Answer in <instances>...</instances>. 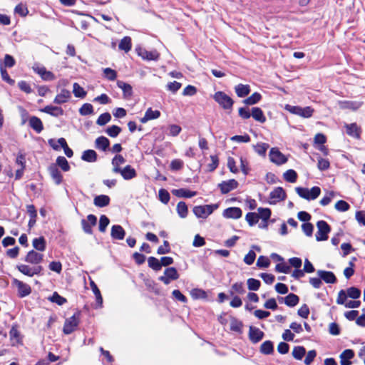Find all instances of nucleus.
<instances>
[{"label":"nucleus","instance_id":"obj_1","mask_svg":"<svg viewBox=\"0 0 365 365\" xmlns=\"http://www.w3.org/2000/svg\"><path fill=\"white\" fill-rule=\"evenodd\" d=\"M295 190L299 197L307 200H314L317 199L321 193V189L317 186L312 187L311 189L297 187Z\"/></svg>","mask_w":365,"mask_h":365},{"label":"nucleus","instance_id":"obj_2","mask_svg":"<svg viewBox=\"0 0 365 365\" xmlns=\"http://www.w3.org/2000/svg\"><path fill=\"white\" fill-rule=\"evenodd\" d=\"M285 109L289 113L302 118H310L314 113V109L310 106L301 107L298 106L286 105Z\"/></svg>","mask_w":365,"mask_h":365},{"label":"nucleus","instance_id":"obj_3","mask_svg":"<svg viewBox=\"0 0 365 365\" xmlns=\"http://www.w3.org/2000/svg\"><path fill=\"white\" fill-rule=\"evenodd\" d=\"M213 99L225 110L232 108L234 101L222 91L216 92L213 96Z\"/></svg>","mask_w":365,"mask_h":365},{"label":"nucleus","instance_id":"obj_4","mask_svg":"<svg viewBox=\"0 0 365 365\" xmlns=\"http://www.w3.org/2000/svg\"><path fill=\"white\" fill-rule=\"evenodd\" d=\"M317 232L316 233V240L317 241H324L328 239V234L331 231V227L326 221L319 220L317 223Z\"/></svg>","mask_w":365,"mask_h":365},{"label":"nucleus","instance_id":"obj_5","mask_svg":"<svg viewBox=\"0 0 365 365\" xmlns=\"http://www.w3.org/2000/svg\"><path fill=\"white\" fill-rule=\"evenodd\" d=\"M218 207L217 205H206L195 206L193 208V212L197 217L206 218L212 212Z\"/></svg>","mask_w":365,"mask_h":365},{"label":"nucleus","instance_id":"obj_6","mask_svg":"<svg viewBox=\"0 0 365 365\" xmlns=\"http://www.w3.org/2000/svg\"><path fill=\"white\" fill-rule=\"evenodd\" d=\"M11 284H12V285L17 287L18 295L21 298H24V297L29 295L31 292V287L28 284L24 283L22 281H20L17 279L14 278L12 279Z\"/></svg>","mask_w":365,"mask_h":365},{"label":"nucleus","instance_id":"obj_7","mask_svg":"<svg viewBox=\"0 0 365 365\" xmlns=\"http://www.w3.org/2000/svg\"><path fill=\"white\" fill-rule=\"evenodd\" d=\"M269 155L271 162L278 165L284 164L287 161V157L277 148H272Z\"/></svg>","mask_w":365,"mask_h":365},{"label":"nucleus","instance_id":"obj_8","mask_svg":"<svg viewBox=\"0 0 365 365\" xmlns=\"http://www.w3.org/2000/svg\"><path fill=\"white\" fill-rule=\"evenodd\" d=\"M286 192L281 187H275L269 194V204L274 205L286 198Z\"/></svg>","mask_w":365,"mask_h":365},{"label":"nucleus","instance_id":"obj_9","mask_svg":"<svg viewBox=\"0 0 365 365\" xmlns=\"http://www.w3.org/2000/svg\"><path fill=\"white\" fill-rule=\"evenodd\" d=\"M16 268L21 273L29 277L39 274L42 271L41 266L31 267L30 266L24 264L17 265Z\"/></svg>","mask_w":365,"mask_h":365},{"label":"nucleus","instance_id":"obj_10","mask_svg":"<svg viewBox=\"0 0 365 365\" xmlns=\"http://www.w3.org/2000/svg\"><path fill=\"white\" fill-rule=\"evenodd\" d=\"M79 323L78 318L74 314L66 319L63 331L65 334H70L77 328Z\"/></svg>","mask_w":365,"mask_h":365},{"label":"nucleus","instance_id":"obj_11","mask_svg":"<svg viewBox=\"0 0 365 365\" xmlns=\"http://www.w3.org/2000/svg\"><path fill=\"white\" fill-rule=\"evenodd\" d=\"M32 69L44 81H53L55 79L54 74L52 72L47 71L43 66L36 63L33 66Z\"/></svg>","mask_w":365,"mask_h":365},{"label":"nucleus","instance_id":"obj_12","mask_svg":"<svg viewBox=\"0 0 365 365\" xmlns=\"http://www.w3.org/2000/svg\"><path fill=\"white\" fill-rule=\"evenodd\" d=\"M179 278V274L175 267H169L165 269L164 276L159 277V279L165 284H169L171 280H175Z\"/></svg>","mask_w":365,"mask_h":365},{"label":"nucleus","instance_id":"obj_13","mask_svg":"<svg viewBox=\"0 0 365 365\" xmlns=\"http://www.w3.org/2000/svg\"><path fill=\"white\" fill-rule=\"evenodd\" d=\"M135 50L138 55L145 60H157L159 57V53L155 50L148 51L145 47H136Z\"/></svg>","mask_w":365,"mask_h":365},{"label":"nucleus","instance_id":"obj_14","mask_svg":"<svg viewBox=\"0 0 365 365\" xmlns=\"http://www.w3.org/2000/svg\"><path fill=\"white\" fill-rule=\"evenodd\" d=\"M97 222V217L92 214L87 216V220H81V225L83 231L86 234L91 235L93 233L92 227L95 226Z\"/></svg>","mask_w":365,"mask_h":365},{"label":"nucleus","instance_id":"obj_15","mask_svg":"<svg viewBox=\"0 0 365 365\" xmlns=\"http://www.w3.org/2000/svg\"><path fill=\"white\" fill-rule=\"evenodd\" d=\"M238 182L237 180L232 179L227 181H222L218 185L220 191L222 194H227L234 189L237 188Z\"/></svg>","mask_w":365,"mask_h":365},{"label":"nucleus","instance_id":"obj_16","mask_svg":"<svg viewBox=\"0 0 365 365\" xmlns=\"http://www.w3.org/2000/svg\"><path fill=\"white\" fill-rule=\"evenodd\" d=\"M40 111L56 118L61 116L64 114V111L62 108L52 105L45 106L44 108L40 109Z\"/></svg>","mask_w":365,"mask_h":365},{"label":"nucleus","instance_id":"obj_17","mask_svg":"<svg viewBox=\"0 0 365 365\" xmlns=\"http://www.w3.org/2000/svg\"><path fill=\"white\" fill-rule=\"evenodd\" d=\"M71 93L68 90L63 88L55 97L53 103L56 104H63L67 103L71 99Z\"/></svg>","mask_w":365,"mask_h":365},{"label":"nucleus","instance_id":"obj_18","mask_svg":"<svg viewBox=\"0 0 365 365\" xmlns=\"http://www.w3.org/2000/svg\"><path fill=\"white\" fill-rule=\"evenodd\" d=\"M43 260V255L40 254L34 250L29 251L25 257V262L38 264Z\"/></svg>","mask_w":365,"mask_h":365},{"label":"nucleus","instance_id":"obj_19","mask_svg":"<svg viewBox=\"0 0 365 365\" xmlns=\"http://www.w3.org/2000/svg\"><path fill=\"white\" fill-rule=\"evenodd\" d=\"M263 336L264 332L259 328L252 326L250 327L249 338L252 342L257 343L262 339Z\"/></svg>","mask_w":365,"mask_h":365},{"label":"nucleus","instance_id":"obj_20","mask_svg":"<svg viewBox=\"0 0 365 365\" xmlns=\"http://www.w3.org/2000/svg\"><path fill=\"white\" fill-rule=\"evenodd\" d=\"M242 215V210L237 207L227 208L223 212V217L225 218L239 219Z\"/></svg>","mask_w":365,"mask_h":365},{"label":"nucleus","instance_id":"obj_21","mask_svg":"<svg viewBox=\"0 0 365 365\" xmlns=\"http://www.w3.org/2000/svg\"><path fill=\"white\" fill-rule=\"evenodd\" d=\"M116 173H120L125 180L133 179L137 176L135 170L130 165H126L124 168H121L120 171L117 172Z\"/></svg>","mask_w":365,"mask_h":365},{"label":"nucleus","instance_id":"obj_22","mask_svg":"<svg viewBox=\"0 0 365 365\" xmlns=\"http://www.w3.org/2000/svg\"><path fill=\"white\" fill-rule=\"evenodd\" d=\"M48 172L49 174L53 179V180L55 182L56 185H59L61 183L63 180V176L58 169L56 165L52 164L48 167Z\"/></svg>","mask_w":365,"mask_h":365},{"label":"nucleus","instance_id":"obj_23","mask_svg":"<svg viewBox=\"0 0 365 365\" xmlns=\"http://www.w3.org/2000/svg\"><path fill=\"white\" fill-rule=\"evenodd\" d=\"M317 275L324 280L326 283L334 284L336 282V278L334 274L330 271L318 270Z\"/></svg>","mask_w":365,"mask_h":365},{"label":"nucleus","instance_id":"obj_24","mask_svg":"<svg viewBox=\"0 0 365 365\" xmlns=\"http://www.w3.org/2000/svg\"><path fill=\"white\" fill-rule=\"evenodd\" d=\"M160 116V112L158 110H153L151 108H149L145 111V113L143 118H140V121L142 123H145L149 120H155Z\"/></svg>","mask_w":365,"mask_h":365},{"label":"nucleus","instance_id":"obj_25","mask_svg":"<svg viewBox=\"0 0 365 365\" xmlns=\"http://www.w3.org/2000/svg\"><path fill=\"white\" fill-rule=\"evenodd\" d=\"M110 235L113 239L121 240L125 237V232L120 225H115L111 227Z\"/></svg>","mask_w":365,"mask_h":365},{"label":"nucleus","instance_id":"obj_26","mask_svg":"<svg viewBox=\"0 0 365 365\" xmlns=\"http://www.w3.org/2000/svg\"><path fill=\"white\" fill-rule=\"evenodd\" d=\"M354 356V352L351 349H346L340 354L341 365H350L351 359Z\"/></svg>","mask_w":365,"mask_h":365},{"label":"nucleus","instance_id":"obj_27","mask_svg":"<svg viewBox=\"0 0 365 365\" xmlns=\"http://www.w3.org/2000/svg\"><path fill=\"white\" fill-rule=\"evenodd\" d=\"M29 125L37 133H40L43 130L41 120L36 116H32L29 118Z\"/></svg>","mask_w":365,"mask_h":365},{"label":"nucleus","instance_id":"obj_28","mask_svg":"<svg viewBox=\"0 0 365 365\" xmlns=\"http://www.w3.org/2000/svg\"><path fill=\"white\" fill-rule=\"evenodd\" d=\"M173 194L178 197H186V198H190L197 195V192L195 191H191L187 189L180 188V189H176L173 190L172 191Z\"/></svg>","mask_w":365,"mask_h":365},{"label":"nucleus","instance_id":"obj_29","mask_svg":"<svg viewBox=\"0 0 365 365\" xmlns=\"http://www.w3.org/2000/svg\"><path fill=\"white\" fill-rule=\"evenodd\" d=\"M110 197L106 195H101L95 197L93 203L96 207H103L109 205Z\"/></svg>","mask_w":365,"mask_h":365},{"label":"nucleus","instance_id":"obj_30","mask_svg":"<svg viewBox=\"0 0 365 365\" xmlns=\"http://www.w3.org/2000/svg\"><path fill=\"white\" fill-rule=\"evenodd\" d=\"M339 105L341 108L356 110L361 106L362 103L359 101H346L339 102Z\"/></svg>","mask_w":365,"mask_h":365},{"label":"nucleus","instance_id":"obj_31","mask_svg":"<svg viewBox=\"0 0 365 365\" xmlns=\"http://www.w3.org/2000/svg\"><path fill=\"white\" fill-rule=\"evenodd\" d=\"M235 91L238 97L243 98L250 93V87L249 85L240 83L235 87Z\"/></svg>","mask_w":365,"mask_h":365},{"label":"nucleus","instance_id":"obj_32","mask_svg":"<svg viewBox=\"0 0 365 365\" xmlns=\"http://www.w3.org/2000/svg\"><path fill=\"white\" fill-rule=\"evenodd\" d=\"M125 159L121 155H116L112 160L113 172L116 173L120 171V165L124 164Z\"/></svg>","mask_w":365,"mask_h":365},{"label":"nucleus","instance_id":"obj_33","mask_svg":"<svg viewBox=\"0 0 365 365\" xmlns=\"http://www.w3.org/2000/svg\"><path fill=\"white\" fill-rule=\"evenodd\" d=\"M251 116H252V118L255 120H257L259 123H263L266 121V117L264 115V113L260 108H258V107L252 108Z\"/></svg>","mask_w":365,"mask_h":365},{"label":"nucleus","instance_id":"obj_34","mask_svg":"<svg viewBox=\"0 0 365 365\" xmlns=\"http://www.w3.org/2000/svg\"><path fill=\"white\" fill-rule=\"evenodd\" d=\"M95 143L96 148L106 151L110 145V141L107 138L100 136L96 138Z\"/></svg>","mask_w":365,"mask_h":365},{"label":"nucleus","instance_id":"obj_35","mask_svg":"<svg viewBox=\"0 0 365 365\" xmlns=\"http://www.w3.org/2000/svg\"><path fill=\"white\" fill-rule=\"evenodd\" d=\"M81 159L86 162L93 163L97 160V153L93 150H85L82 154Z\"/></svg>","mask_w":365,"mask_h":365},{"label":"nucleus","instance_id":"obj_36","mask_svg":"<svg viewBox=\"0 0 365 365\" xmlns=\"http://www.w3.org/2000/svg\"><path fill=\"white\" fill-rule=\"evenodd\" d=\"M245 292V289L243 282H236L231 287L229 293L230 296H234L235 294H243Z\"/></svg>","mask_w":365,"mask_h":365},{"label":"nucleus","instance_id":"obj_37","mask_svg":"<svg viewBox=\"0 0 365 365\" xmlns=\"http://www.w3.org/2000/svg\"><path fill=\"white\" fill-rule=\"evenodd\" d=\"M117 86L118 88H120L123 92V96L125 97H130L132 96V93H133V91H132V86L128 84V83H126L122 81H118L117 82Z\"/></svg>","mask_w":365,"mask_h":365},{"label":"nucleus","instance_id":"obj_38","mask_svg":"<svg viewBox=\"0 0 365 365\" xmlns=\"http://www.w3.org/2000/svg\"><path fill=\"white\" fill-rule=\"evenodd\" d=\"M346 128L348 135L357 138L360 137L359 128L356 123L346 124Z\"/></svg>","mask_w":365,"mask_h":365},{"label":"nucleus","instance_id":"obj_39","mask_svg":"<svg viewBox=\"0 0 365 365\" xmlns=\"http://www.w3.org/2000/svg\"><path fill=\"white\" fill-rule=\"evenodd\" d=\"M73 93L76 98H84L86 96V91L78 83L73 85Z\"/></svg>","mask_w":365,"mask_h":365},{"label":"nucleus","instance_id":"obj_40","mask_svg":"<svg viewBox=\"0 0 365 365\" xmlns=\"http://www.w3.org/2000/svg\"><path fill=\"white\" fill-rule=\"evenodd\" d=\"M299 301V297L294 294H289L284 297V303L288 307L296 306L298 304Z\"/></svg>","mask_w":365,"mask_h":365},{"label":"nucleus","instance_id":"obj_41","mask_svg":"<svg viewBox=\"0 0 365 365\" xmlns=\"http://www.w3.org/2000/svg\"><path fill=\"white\" fill-rule=\"evenodd\" d=\"M262 98V96L260 93L255 92L252 93L250 97L245 99L243 103L246 105H254L257 103Z\"/></svg>","mask_w":365,"mask_h":365},{"label":"nucleus","instance_id":"obj_42","mask_svg":"<svg viewBox=\"0 0 365 365\" xmlns=\"http://www.w3.org/2000/svg\"><path fill=\"white\" fill-rule=\"evenodd\" d=\"M34 247L38 251H44L46 249V241L43 237L35 238L33 240Z\"/></svg>","mask_w":365,"mask_h":365},{"label":"nucleus","instance_id":"obj_43","mask_svg":"<svg viewBox=\"0 0 365 365\" xmlns=\"http://www.w3.org/2000/svg\"><path fill=\"white\" fill-rule=\"evenodd\" d=\"M274 347L271 341H265L261 344L260 351L264 354H270L273 352Z\"/></svg>","mask_w":365,"mask_h":365},{"label":"nucleus","instance_id":"obj_44","mask_svg":"<svg viewBox=\"0 0 365 365\" xmlns=\"http://www.w3.org/2000/svg\"><path fill=\"white\" fill-rule=\"evenodd\" d=\"M306 354V350L304 346H294L292 350V356L297 360H301Z\"/></svg>","mask_w":365,"mask_h":365},{"label":"nucleus","instance_id":"obj_45","mask_svg":"<svg viewBox=\"0 0 365 365\" xmlns=\"http://www.w3.org/2000/svg\"><path fill=\"white\" fill-rule=\"evenodd\" d=\"M269 145L265 143H259L256 145H254L255 151L261 156H265L266 152L269 148Z\"/></svg>","mask_w":365,"mask_h":365},{"label":"nucleus","instance_id":"obj_46","mask_svg":"<svg viewBox=\"0 0 365 365\" xmlns=\"http://www.w3.org/2000/svg\"><path fill=\"white\" fill-rule=\"evenodd\" d=\"M257 214L259 215V219L261 218L262 221H268L272 212L269 208L259 207Z\"/></svg>","mask_w":365,"mask_h":365},{"label":"nucleus","instance_id":"obj_47","mask_svg":"<svg viewBox=\"0 0 365 365\" xmlns=\"http://www.w3.org/2000/svg\"><path fill=\"white\" fill-rule=\"evenodd\" d=\"M284 178L287 182H295L297 179V173L294 170H288L284 173Z\"/></svg>","mask_w":365,"mask_h":365},{"label":"nucleus","instance_id":"obj_48","mask_svg":"<svg viewBox=\"0 0 365 365\" xmlns=\"http://www.w3.org/2000/svg\"><path fill=\"white\" fill-rule=\"evenodd\" d=\"M56 166H59L63 171L66 172L70 170V165L63 156H59L56 159Z\"/></svg>","mask_w":365,"mask_h":365},{"label":"nucleus","instance_id":"obj_49","mask_svg":"<svg viewBox=\"0 0 365 365\" xmlns=\"http://www.w3.org/2000/svg\"><path fill=\"white\" fill-rule=\"evenodd\" d=\"M187 206L185 202L181 201L177 205V212L179 216L182 218H185L187 215Z\"/></svg>","mask_w":365,"mask_h":365},{"label":"nucleus","instance_id":"obj_50","mask_svg":"<svg viewBox=\"0 0 365 365\" xmlns=\"http://www.w3.org/2000/svg\"><path fill=\"white\" fill-rule=\"evenodd\" d=\"M190 295L194 299H205L207 297L206 292L197 288L192 289L190 291Z\"/></svg>","mask_w":365,"mask_h":365},{"label":"nucleus","instance_id":"obj_51","mask_svg":"<svg viewBox=\"0 0 365 365\" xmlns=\"http://www.w3.org/2000/svg\"><path fill=\"white\" fill-rule=\"evenodd\" d=\"M81 115H88L93 113V107L91 103H84L79 109Z\"/></svg>","mask_w":365,"mask_h":365},{"label":"nucleus","instance_id":"obj_52","mask_svg":"<svg viewBox=\"0 0 365 365\" xmlns=\"http://www.w3.org/2000/svg\"><path fill=\"white\" fill-rule=\"evenodd\" d=\"M245 220L250 226H253L259 221V215L256 212H248L246 215Z\"/></svg>","mask_w":365,"mask_h":365},{"label":"nucleus","instance_id":"obj_53","mask_svg":"<svg viewBox=\"0 0 365 365\" xmlns=\"http://www.w3.org/2000/svg\"><path fill=\"white\" fill-rule=\"evenodd\" d=\"M0 71L3 81H6L7 83L11 86L15 83V81L10 78L6 68L2 65H0Z\"/></svg>","mask_w":365,"mask_h":365},{"label":"nucleus","instance_id":"obj_54","mask_svg":"<svg viewBox=\"0 0 365 365\" xmlns=\"http://www.w3.org/2000/svg\"><path fill=\"white\" fill-rule=\"evenodd\" d=\"M103 71V76L109 81H114L117 77L116 71L110 68H106Z\"/></svg>","mask_w":365,"mask_h":365},{"label":"nucleus","instance_id":"obj_55","mask_svg":"<svg viewBox=\"0 0 365 365\" xmlns=\"http://www.w3.org/2000/svg\"><path fill=\"white\" fill-rule=\"evenodd\" d=\"M148 265L153 269L159 271L161 269L160 260L154 257H150L148 259Z\"/></svg>","mask_w":365,"mask_h":365},{"label":"nucleus","instance_id":"obj_56","mask_svg":"<svg viewBox=\"0 0 365 365\" xmlns=\"http://www.w3.org/2000/svg\"><path fill=\"white\" fill-rule=\"evenodd\" d=\"M248 289L252 291H257L260 287V282L254 278H250L247 282Z\"/></svg>","mask_w":365,"mask_h":365},{"label":"nucleus","instance_id":"obj_57","mask_svg":"<svg viewBox=\"0 0 365 365\" xmlns=\"http://www.w3.org/2000/svg\"><path fill=\"white\" fill-rule=\"evenodd\" d=\"M334 207L339 212H346L349 210L350 205L344 200H339L336 202Z\"/></svg>","mask_w":365,"mask_h":365},{"label":"nucleus","instance_id":"obj_58","mask_svg":"<svg viewBox=\"0 0 365 365\" xmlns=\"http://www.w3.org/2000/svg\"><path fill=\"white\" fill-rule=\"evenodd\" d=\"M121 132V128L118 125H112L106 129V133L112 138L117 137Z\"/></svg>","mask_w":365,"mask_h":365},{"label":"nucleus","instance_id":"obj_59","mask_svg":"<svg viewBox=\"0 0 365 365\" xmlns=\"http://www.w3.org/2000/svg\"><path fill=\"white\" fill-rule=\"evenodd\" d=\"M111 119V115L109 113H104L101 114L97 119L96 123L99 125H104L108 123Z\"/></svg>","mask_w":365,"mask_h":365},{"label":"nucleus","instance_id":"obj_60","mask_svg":"<svg viewBox=\"0 0 365 365\" xmlns=\"http://www.w3.org/2000/svg\"><path fill=\"white\" fill-rule=\"evenodd\" d=\"M347 296L352 299H358L361 296V291L356 287H350L346 290Z\"/></svg>","mask_w":365,"mask_h":365},{"label":"nucleus","instance_id":"obj_61","mask_svg":"<svg viewBox=\"0 0 365 365\" xmlns=\"http://www.w3.org/2000/svg\"><path fill=\"white\" fill-rule=\"evenodd\" d=\"M159 200L164 204H168L170 200V194L165 189H160L158 193Z\"/></svg>","mask_w":365,"mask_h":365},{"label":"nucleus","instance_id":"obj_62","mask_svg":"<svg viewBox=\"0 0 365 365\" xmlns=\"http://www.w3.org/2000/svg\"><path fill=\"white\" fill-rule=\"evenodd\" d=\"M50 301L56 303L58 305H63L66 302V299L60 296L57 292H54L53 295L49 298Z\"/></svg>","mask_w":365,"mask_h":365},{"label":"nucleus","instance_id":"obj_63","mask_svg":"<svg viewBox=\"0 0 365 365\" xmlns=\"http://www.w3.org/2000/svg\"><path fill=\"white\" fill-rule=\"evenodd\" d=\"M110 220L106 215H101L99 220V230L104 232L107 226L109 225Z\"/></svg>","mask_w":365,"mask_h":365},{"label":"nucleus","instance_id":"obj_64","mask_svg":"<svg viewBox=\"0 0 365 365\" xmlns=\"http://www.w3.org/2000/svg\"><path fill=\"white\" fill-rule=\"evenodd\" d=\"M183 161L180 159L173 160L170 163V167L172 170L178 171L182 168Z\"/></svg>","mask_w":365,"mask_h":365}]
</instances>
